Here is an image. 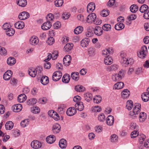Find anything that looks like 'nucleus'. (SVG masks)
Here are the masks:
<instances>
[{
  "label": "nucleus",
  "instance_id": "423d86ee",
  "mask_svg": "<svg viewBox=\"0 0 149 149\" xmlns=\"http://www.w3.org/2000/svg\"><path fill=\"white\" fill-rule=\"evenodd\" d=\"M42 146L40 142L37 140H34L31 143V146L33 148L38 149L40 148Z\"/></svg>",
  "mask_w": 149,
  "mask_h": 149
},
{
  "label": "nucleus",
  "instance_id": "39448f33",
  "mask_svg": "<svg viewBox=\"0 0 149 149\" xmlns=\"http://www.w3.org/2000/svg\"><path fill=\"white\" fill-rule=\"evenodd\" d=\"M48 114L50 116L52 117L55 120L57 121L60 119V117L58 114L53 110L49 111Z\"/></svg>",
  "mask_w": 149,
  "mask_h": 149
},
{
  "label": "nucleus",
  "instance_id": "7ed1b4c3",
  "mask_svg": "<svg viewBox=\"0 0 149 149\" xmlns=\"http://www.w3.org/2000/svg\"><path fill=\"white\" fill-rule=\"evenodd\" d=\"M93 31L95 34L97 36H101L103 33L102 28L98 26H95Z\"/></svg>",
  "mask_w": 149,
  "mask_h": 149
},
{
  "label": "nucleus",
  "instance_id": "13d9d810",
  "mask_svg": "<svg viewBox=\"0 0 149 149\" xmlns=\"http://www.w3.org/2000/svg\"><path fill=\"white\" fill-rule=\"evenodd\" d=\"M111 141L112 142H116L118 140V136L115 134H113L111 136Z\"/></svg>",
  "mask_w": 149,
  "mask_h": 149
},
{
  "label": "nucleus",
  "instance_id": "72a5a7b5",
  "mask_svg": "<svg viewBox=\"0 0 149 149\" xmlns=\"http://www.w3.org/2000/svg\"><path fill=\"white\" fill-rule=\"evenodd\" d=\"M70 78V77L69 74H65L62 78V81L63 83H67L69 82Z\"/></svg>",
  "mask_w": 149,
  "mask_h": 149
},
{
  "label": "nucleus",
  "instance_id": "09e8293b",
  "mask_svg": "<svg viewBox=\"0 0 149 149\" xmlns=\"http://www.w3.org/2000/svg\"><path fill=\"white\" fill-rule=\"evenodd\" d=\"M75 88L76 91L79 92H83L85 90V88L84 86L79 85L76 86Z\"/></svg>",
  "mask_w": 149,
  "mask_h": 149
},
{
  "label": "nucleus",
  "instance_id": "6e6552de",
  "mask_svg": "<svg viewBox=\"0 0 149 149\" xmlns=\"http://www.w3.org/2000/svg\"><path fill=\"white\" fill-rule=\"evenodd\" d=\"M71 60V57L69 55H66L63 59L64 64L65 66L70 65Z\"/></svg>",
  "mask_w": 149,
  "mask_h": 149
},
{
  "label": "nucleus",
  "instance_id": "c85d7f7f",
  "mask_svg": "<svg viewBox=\"0 0 149 149\" xmlns=\"http://www.w3.org/2000/svg\"><path fill=\"white\" fill-rule=\"evenodd\" d=\"M17 3L20 6L24 7L26 5L27 1L26 0H17Z\"/></svg>",
  "mask_w": 149,
  "mask_h": 149
},
{
  "label": "nucleus",
  "instance_id": "393cba45",
  "mask_svg": "<svg viewBox=\"0 0 149 149\" xmlns=\"http://www.w3.org/2000/svg\"><path fill=\"white\" fill-rule=\"evenodd\" d=\"M75 108L80 111H82L84 108V106L82 102H80L76 103L75 105Z\"/></svg>",
  "mask_w": 149,
  "mask_h": 149
},
{
  "label": "nucleus",
  "instance_id": "7c9ffc66",
  "mask_svg": "<svg viewBox=\"0 0 149 149\" xmlns=\"http://www.w3.org/2000/svg\"><path fill=\"white\" fill-rule=\"evenodd\" d=\"M124 84L122 82H119L116 83L114 86L113 88L116 89H120L123 88Z\"/></svg>",
  "mask_w": 149,
  "mask_h": 149
},
{
  "label": "nucleus",
  "instance_id": "dca6fc26",
  "mask_svg": "<svg viewBox=\"0 0 149 149\" xmlns=\"http://www.w3.org/2000/svg\"><path fill=\"white\" fill-rule=\"evenodd\" d=\"M90 41V39L88 38H84L81 42V46L84 47H87Z\"/></svg>",
  "mask_w": 149,
  "mask_h": 149
},
{
  "label": "nucleus",
  "instance_id": "0e129e2a",
  "mask_svg": "<svg viewBox=\"0 0 149 149\" xmlns=\"http://www.w3.org/2000/svg\"><path fill=\"white\" fill-rule=\"evenodd\" d=\"M98 120L101 122H103L105 120V116L104 114L101 113L98 116Z\"/></svg>",
  "mask_w": 149,
  "mask_h": 149
},
{
  "label": "nucleus",
  "instance_id": "a211bd4d",
  "mask_svg": "<svg viewBox=\"0 0 149 149\" xmlns=\"http://www.w3.org/2000/svg\"><path fill=\"white\" fill-rule=\"evenodd\" d=\"M56 139V137L54 135H51L47 137L46 138V141L47 143L51 144L55 141Z\"/></svg>",
  "mask_w": 149,
  "mask_h": 149
},
{
  "label": "nucleus",
  "instance_id": "f03ea898",
  "mask_svg": "<svg viewBox=\"0 0 149 149\" xmlns=\"http://www.w3.org/2000/svg\"><path fill=\"white\" fill-rule=\"evenodd\" d=\"M62 76V73L60 71H57L53 74L52 76V80L55 81H58Z\"/></svg>",
  "mask_w": 149,
  "mask_h": 149
},
{
  "label": "nucleus",
  "instance_id": "ddd939ff",
  "mask_svg": "<svg viewBox=\"0 0 149 149\" xmlns=\"http://www.w3.org/2000/svg\"><path fill=\"white\" fill-rule=\"evenodd\" d=\"M12 72L10 70H8L5 73L3 76V78L6 80H8L12 76Z\"/></svg>",
  "mask_w": 149,
  "mask_h": 149
},
{
  "label": "nucleus",
  "instance_id": "8fccbe9b",
  "mask_svg": "<svg viewBox=\"0 0 149 149\" xmlns=\"http://www.w3.org/2000/svg\"><path fill=\"white\" fill-rule=\"evenodd\" d=\"M83 30V27L79 26L76 27L74 30V33L77 34L81 33Z\"/></svg>",
  "mask_w": 149,
  "mask_h": 149
},
{
  "label": "nucleus",
  "instance_id": "b1692460",
  "mask_svg": "<svg viewBox=\"0 0 149 149\" xmlns=\"http://www.w3.org/2000/svg\"><path fill=\"white\" fill-rule=\"evenodd\" d=\"M130 92L127 89H124L122 92L121 96L123 98L125 99L128 97L130 95Z\"/></svg>",
  "mask_w": 149,
  "mask_h": 149
},
{
  "label": "nucleus",
  "instance_id": "49530a36",
  "mask_svg": "<svg viewBox=\"0 0 149 149\" xmlns=\"http://www.w3.org/2000/svg\"><path fill=\"white\" fill-rule=\"evenodd\" d=\"M122 55V54H121V56L122 57L120 61L121 63L123 66L124 67H127V59L126 58L123 57Z\"/></svg>",
  "mask_w": 149,
  "mask_h": 149
},
{
  "label": "nucleus",
  "instance_id": "c756f323",
  "mask_svg": "<svg viewBox=\"0 0 149 149\" xmlns=\"http://www.w3.org/2000/svg\"><path fill=\"white\" fill-rule=\"evenodd\" d=\"M40 82L43 85H46L49 82V78L46 76H43L41 79Z\"/></svg>",
  "mask_w": 149,
  "mask_h": 149
},
{
  "label": "nucleus",
  "instance_id": "c03bdc74",
  "mask_svg": "<svg viewBox=\"0 0 149 149\" xmlns=\"http://www.w3.org/2000/svg\"><path fill=\"white\" fill-rule=\"evenodd\" d=\"M138 7L135 4H133L130 7V10L132 13H135L138 10Z\"/></svg>",
  "mask_w": 149,
  "mask_h": 149
},
{
  "label": "nucleus",
  "instance_id": "de8ad7c7",
  "mask_svg": "<svg viewBox=\"0 0 149 149\" xmlns=\"http://www.w3.org/2000/svg\"><path fill=\"white\" fill-rule=\"evenodd\" d=\"M102 99V97L100 95H96L93 99V102L95 103L98 104L101 102Z\"/></svg>",
  "mask_w": 149,
  "mask_h": 149
},
{
  "label": "nucleus",
  "instance_id": "f257e3e1",
  "mask_svg": "<svg viewBox=\"0 0 149 149\" xmlns=\"http://www.w3.org/2000/svg\"><path fill=\"white\" fill-rule=\"evenodd\" d=\"M147 53V47L145 45H144L141 47V49L138 52L137 54L139 58H143L146 56Z\"/></svg>",
  "mask_w": 149,
  "mask_h": 149
},
{
  "label": "nucleus",
  "instance_id": "9d476101",
  "mask_svg": "<svg viewBox=\"0 0 149 149\" xmlns=\"http://www.w3.org/2000/svg\"><path fill=\"white\" fill-rule=\"evenodd\" d=\"M73 46V45L71 43L67 44L64 46L63 50L65 52L69 53Z\"/></svg>",
  "mask_w": 149,
  "mask_h": 149
},
{
  "label": "nucleus",
  "instance_id": "4be33fe9",
  "mask_svg": "<svg viewBox=\"0 0 149 149\" xmlns=\"http://www.w3.org/2000/svg\"><path fill=\"white\" fill-rule=\"evenodd\" d=\"M113 61L111 56H108L104 58V62L106 65H110L113 63Z\"/></svg>",
  "mask_w": 149,
  "mask_h": 149
},
{
  "label": "nucleus",
  "instance_id": "79ce46f5",
  "mask_svg": "<svg viewBox=\"0 0 149 149\" xmlns=\"http://www.w3.org/2000/svg\"><path fill=\"white\" fill-rule=\"evenodd\" d=\"M102 28L104 31H109L111 29V26L109 24H105L103 25Z\"/></svg>",
  "mask_w": 149,
  "mask_h": 149
},
{
  "label": "nucleus",
  "instance_id": "a878e982",
  "mask_svg": "<svg viewBox=\"0 0 149 149\" xmlns=\"http://www.w3.org/2000/svg\"><path fill=\"white\" fill-rule=\"evenodd\" d=\"M59 145L61 148H66L67 145L66 140L64 139H61L59 141Z\"/></svg>",
  "mask_w": 149,
  "mask_h": 149
},
{
  "label": "nucleus",
  "instance_id": "a19ab883",
  "mask_svg": "<svg viewBox=\"0 0 149 149\" xmlns=\"http://www.w3.org/2000/svg\"><path fill=\"white\" fill-rule=\"evenodd\" d=\"M95 49L93 47H90L88 50V55L90 57L93 56L95 55Z\"/></svg>",
  "mask_w": 149,
  "mask_h": 149
},
{
  "label": "nucleus",
  "instance_id": "e2e57ef3",
  "mask_svg": "<svg viewBox=\"0 0 149 149\" xmlns=\"http://www.w3.org/2000/svg\"><path fill=\"white\" fill-rule=\"evenodd\" d=\"M40 109L38 107H33L31 111L33 113L36 114L39 113L40 112Z\"/></svg>",
  "mask_w": 149,
  "mask_h": 149
},
{
  "label": "nucleus",
  "instance_id": "f704fd0d",
  "mask_svg": "<svg viewBox=\"0 0 149 149\" xmlns=\"http://www.w3.org/2000/svg\"><path fill=\"white\" fill-rule=\"evenodd\" d=\"M139 121L141 123L143 122L146 118V114L144 112L140 113L139 115Z\"/></svg>",
  "mask_w": 149,
  "mask_h": 149
},
{
  "label": "nucleus",
  "instance_id": "338daca9",
  "mask_svg": "<svg viewBox=\"0 0 149 149\" xmlns=\"http://www.w3.org/2000/svg\"><path fill=\"white\" fill-rule=\"evenodd\" d=\"M10 25L8 23H6L3 24V28L4 30H8L9 29H10Z\"/></svg>",
  "mask_w": 149,
  "mask_h": 149
},
{
  "label": "nucleus",
  "instance_id": "cd10ccee",
  "mask_svg": "<svg viewBox=\"0 0 149 149\" xmlns=\"http://www.w3.org/2000/svg\"><path fill=\"white\" fill-rule=\"evenodd\" d=\"M26 96L24 94L19 95L17 97V100L20 103L23 102L26 99Z\"/></svg>",
  "mask_w": 149,
  "mask_h": 149
},
{
  "label": "nucleus",
  "instance_id": "69168bd1",
  "mask_svg": "<svg viewBox=\"0 0 149 149\" xmlns=\"http://www.w3.org/2000/svg\"><path fill=\"white\" fill-rule=\"evenodd\" d=\"M37 73L39 75H41L42 74L41 72L42 70V68L41 66H39L37 67L36 69Z\"/></svg>",
  "mask_w": 149,
  "mask_h": 149
},
{
  "label": "nucleus",
  "instance_id": "864d4df0",
  "mask_svg": "<svg viewBox=\"0 0 149 149\" xmlns=\"http://www.w3.org/2000/svg\"><path fill=\"white\" fill-rule=\"evenodd\" d=\"M46 19L47 21L52 22V23L54 19V17L53 14L51 13L49 14L46 17Z\"/></svg>",
  "mask_w": 149,
  "mask_h": 149
},
{
  "label": "nucleus",
  "instance_id": "bb28decb",
  "mask_svg": "<svg viewBox=\"0 0 149 149\" xmlns=\"http://www.w3.org/2000/svg\"><path fill=\"white\" fill-rule=\"evenodd\" d=\"M113 51L111 48H109L105 49L102 51V54L103 56H105L106 55L109 56V54H113Z\"/></svg>",
  "mask_w": 149,
  "mask_h": 149
},
{
  "label": "nucleus",
  "instance_id": "603ef678",
  "mask_svg": "<svg viewBox=\"0 0 149 149\" xmlns=\"http://www.w3.org/2000/svg\"><path fill=\"white\" fill-rule=\"evenodd\" d=\"M6 34L9 36H13L15 33V30L12 28L9 29L8 30L6 31Z\"/></svg>",
  "mask_w": 149,
  "mask_h": 149
},
{
  "label": "nucleus",
  "instance_id": "473e14b6",
  "mask_svg": "<svg viewBox=\"0 0 149 149\" xmlns=\"http://www.w3.org/2000/svg\"><path fill=\"white\" fill-rule=\"evenodd\" d=\"M118 68V66L116 65H113L110 66H108L106 68L107 71L110 72L112 71H115Z\"/></svg>",
  "mask_w": 149,
  "mask_h": 149
},
{
  "label": "nucleus",
  "instance_id": "1a4fd4ad",
  "mask_svg": "<svg viewBox=\"0 0 149 149\" xmlns=\"http://www.w3.org/2000/svg\"><path fill=\"white\" fill-rule=\"evenodd\" d=\"M61 126L58 123L54 124L52 127V131L54 134H56L60 131Z\"/></svg>",
  "mask_w": 149,
  "mask_h": 149
},
{
  "label": "nucleus",
  "instance_id": "774afa93",
  "mask_svg": "<svg viewBox=\"0 0 149 149\" xmlns=\"http://www.w3.org/2000/svg\"><path fill=\"white\" fill-rule=\"evenodd\" d=\"M143 17L146 19H149V10L146 11L143 14Z\"/></svg>",
  "mask_w": 149,
  "mask_h": 149
},
{
  "label": "nucleus",
  "instance_id": "ea45409f",
  "mask_svg": "<svg viewBox=\"0 0 149 149\" xmlns=\"http://www.w3.org/2000/svg\"><path fill=\"white\" fill-rule=\"evenodd\" d=\"M79 73L78 72H73L71 74L72 78L75 81H77L79 78Z\"/></svg>",
  "mask_w": 149,
  "mask_h": 149
},
{
  "label": "nucleus",
  "instance_id": "a18cd8bd",
  "mask_svg": "<svg viewBox=\"0 0 149 149\" xmlns=\"http://www.w3.org/2000/svg\"><path fill=\"white\" fill-rule=\"evenodd\" d=\"M112 79L115 81H120L122 78L117 74H115L112 76Z\"/></svg>",
  "mask_w": 149,
  "mask_h": 149
},
{
  "label": "nucleus",
  "instance_id": "6ab92c4d",
  "mask_svg": "<svg viewBox=\"0 0 149 149\" xmlns=\"http://www.w3.org/2000/svg\"><path fill=\"white\" fill-rule=\"evenodd\" d=\"M39 40L38 38L33 36L31 37L30 39L29 42L32 45H36L38 43Z\"/></svg>",
  "mask_w": 149,
  "mask_h": 149
},
{
  "label": "nucleus",
  "instance_id": "3c124183",
  "mask_svg": "<svg viewBox=\"0 0 149 149\" xmlns=\"http://www.w3.org/2000/svg\"><path fill=\"white\" fill-rule=\"evenodd\" d=\"M133 105V102L132 100H129L127 101V102L126 107L128 110H131L132 109Z\"/></svg>",
  "mask_w": 149,
  "mask_h": 149
},
{
  "label": "nucleus",
  "instance_id": "aec40b11",
  "mask_svg": "<svg viewBox=\"0 0 149 149\" xmlns=\"http://www.w3.org/2000/svg\"><path fill=\"white\" fill-rule=\"evenodd\" d=\"M141 105L139 103H135L134 104V108L133 109L134 112L136 114H138L140 111Z\"/></svg>",
  "mask_w": 149,
  "mask_h": 149
},
{
  "label": "nucleus",
  "instance_id": "052dcab7",
  "mask_svg": "<svg viewBox=\"0 0 149 149\" xmlns=\"http://www.w3.org/2000/svg\"><path fill=\"white\" fill-rule=\"evenodd\" d=\"M146 137V136L144 135H142L139 136V140L140 144H143V141L145 140Z\"/></svg>",
  "mask_w": 149,
  "mask_h": 149
},
{
  "label": "nucleus",
  "instance_id": "5fc2aeb1",
  "mask_svg": "<svg viewBox=\"0 0 149 149\" xmlns=\"http://www.w3.org/2000/svg\"><path fill=\"white\" fill-rule=\"evenodd\" d=\"M56 6L60 7L61 6L63 3V0H56L54 2Z\"/></svg>",
  "mask_w": 149,
  "mask_h": 149
},
{
  "label": "nucleus",
  "instance_id": "2eb2a0df",
  "mask_svg": "<svg viewBox=\"0 0 149 149\" xmlns=\"http://www.w3.org/2000/svg\"><path fill=\"white\" fill-rule=\"evenodd\" d=\"M114 122V118L112 115H109L107 118L106 123L109 126L112 125Z\"/></svg>",
  "mask_w": 149,
  "mask_h": 149
},
{
  "label": "nucleus",
  "instance_id": "20e7f679",
  "mask_svg": "<svg viewBox=\"0 0 149 149\" xmlns=\"http://www.w3.org/2000/svg\"><path fill=\"white\" fill-rule=\"evenodd\" d=\"M96 18L95 14L93 13L90 14L87 17L86 19V22L89 23H92L95 22Z\"/></svg>",
  "mask_w": 149,
  "mask_h": 149
},
{
  "label": "nucleus",
  "instance_id": "58836bf2",
  "mask_svg": "<svg viewBox=\"0 0 149 149\" xmlns=\"http://www.w3.org/2000/svg\"><path fill=\"white\" fill-rule=\"evenodd\" d=\"M28 73L32 77H35L37 74V72L35 69L32 68L29 70Z\"/></svg>",
  "mask_w": 149,
  "mask_h": 149
},
{
  "label": "nucleus",
  "instance_id": "9b49d317",
  "mask_svg": "<svg viewBox=\"0 0 149 149\" xmlns=\"http://www.w3.org/2000/svg\"><path fill=\"white\" fill-rule=\"evenodd\" d=\"M52 26V22L47 21L42 25L41 28L43 30H47L49 29Z\"/></svg>",
  "mask_w": 149,
  "mask_h": 149
},
{
  "label": "nucleus",
  "instance_id": "bf43d9fd",
  "mask_svg": "<svg viewBox=\"0 0 149 149\" xmlns=\"http://www.w3.org/2000/svg\"><path fill=\"white\" fill-rule=\"evenodd\" d=\"M54 42V38L52 37L49 38L47 41V43L49 45H52Z\"/></svg>",
  "mask_w": 149,
  "mask_h": 149
},
{
  "label": "nucleus",
  "instance_id": "5701e85b",
  "mask_svg": "<svg viewBox=\"0 0 149 149\" xmlns=\"http://www.w3.org/2000/svg\"><path fill=\"white\" fill-rule=\"evenodd\" d=\"M84 100L87 102H89L91 101L92 98V94L89 93L88 92L84 94Z\"/></svg>",
  "mask_w": 149,
  "mask_h": 149
},
{
  "label": "nucleus",
  "instance_id": "c9c22d12",
  "mask_svg": "<svg viewBox=\"0 0 149 149\" xmlns=\"http://www.w3.org/2000/svg\"><path fill=\"white\" fill-rule=\"evenodd\" d=\"M5 126L6 130H11L13 127V123L11 121H8L6 123Z\"/></svg>",
  "mask_w": 149,
  "mask_h": 149
},
{
  "label": "nucleus",
  "instance_id": "0eeeda50",
  "mask_svg": "<svg viewBox=\"0 0 149 149\" xmlns=\"http://www.w3.org/2000/svg\"><path fill=\"white\" fill-rule=\"evenodd\" d=\"M29 16V14L28 13L24 11L19 14L18 17L20 19L23 20L28 18Z\"/></svg>",
  "mask_w": 149,
  "mask_h": 149
},
{
  "label": "nucleus",
  "instance_id": "4468645a",
  "mask_svg": "<svg viewBox=\"0 0 149 149\" xmlns=\"http://www.w3.org/2000/svg\"><path fill=\"white\" fill-rule=\"evenodd\" d=\"M12 108L13 111L16 112L20 111L22 109V105L19 104H16L13 106Z\"/></svg>",
  "mask_w": 149,
  "mask_h": 149
},
{
  "label": "nucleus",
  "instance_id": "412c9836",
  "mask_svg": "<svg viewBox=\"0 0 149 149\" xmlns=\"http://www.w3.org/2000/svg\"><path fill=\"white\" fill-rule=\"evenodd\" d=\"M14 25L16 28L19 29H22L24 27V24L23 22L20 21L16 22Z\"/></svg>",
  "mask_w": 149,
  "mask_h": 149
},
{
  "label": "nucleus",
  "instance_id": "f8f14e48",
  "mask_svg": "<svg viewBox=\"0 0 149 149\" xmlns=\"http://www.w3.org/2000/svg\"><path fill=\"white\" fill-rule=\"evenodd\" d=\"M76 112V110L74 107H71L68 109L66 113L67 115L71 116L75 114Z\"/></svg>",
  "mask_w": 149,
  "mask_h": 149
},
{
  "label": "nucleus",
  "instance_id": "e433bc0d",
  "mask_svg": "<svg viewBox=\"0 0 149 149\" xmlns=\"http://www.w3.org/2000/svg\"><path fill=\"white\" fill-rule=\"evenodd\" d=\"M125 27L124 24L121 23H119L116 24L115 26V29L117 30H120L123 29Z\"/></svg>",
  "mask_w": 149,
  "mask_h": 149
},
{
  "label": "nucleus",
  "instance_id": "6e6d98bb",
  "mask_svg": "<svg viewBox=\"0 0 149 149\" xmlns=\"http://www.w3.org/2000/svg\"><path fill=\"white\" fill-rule=\"evenodd\" d=\"M109 11L108 10H103L100 13V15L103 17L107 16L109 14Z\"/></svg>",
  "mask_w": 149,
  "mask_h": 149
},
{
  "label": "nucleus",
  "instance_id": "4c0bfd02",
  "mask_svg": "<svg viewBox=\"0 0 149 149\" xmlns=\"http://www.w3.org/2000/svg\"><path fill=\"white\" fill-rule=\"evenodd\" d=\"M16 62L15 59L12 57H10L8 58L7 60V63L10 65H13Z\"/></svg>",
  "mask_w": 149,
  "mask_h": 149
},
{
  "label": "nucleus",
  "instance_id": "4d7b16f0",
  "mask_svg": "<svg viewBox=\"0 0 149 149\" xmlns=\"http://www.w3.org/2000/svg\"><path fill=\"white\" fill-rule=\"evenodd\" d=\"M37 100L35 98H31L27 102L28 105H33L37 102Z\"/></svg>",
  "mask_w": 149,
  "mask_h": 149
},
{
  "label": "nucleus",
  "instance_id": "2f4dec72",
  "mask_svg": "<svg viewBox=\"0 0 149 149\" xmlns=\"http://www.w3.org/2000/svg\"><path fill=\"white\" fill-rule=\"evenodd\" d=\"M141 98L143 101H148L149 100V93L148 92L143 93L141 95Z\"/></svg>",
  "mask_w": 149,
  "mask_h": 149
},
{
  "label": "nucleus",
  "instance_id": "f3484780",
  "mask_svg": "<svg viewBox=\"0 0 149 149\" xmlns=\"http://www.w3.org/2000/svg\"><path fill=\"white\" fill-rule=\"evenodd\" d=\"M95 4L91 2L89 3L87 6V10L88 12H92L95 9Z\"/></svg>",
  "mask_w": 149,
  "mask_h": 149
},
{
  "label": "nucleus",
  "instance_id": "680f3d73",
  "mask_svg": "<svg viewBox=\"0 0 149 149\" xmlns=\"http://www.w3.org/2000/svg\"><path fill=\"white\" fill-rule=\"evenodd\" d=\"M0 54L1 55H6L7 54V51L3 47H0Z\"/></svg>",
  "mask_w": 149,
  "mask_h": 149
},
{
  "label": "nucleus",
  "instance_id": "37998d69",
  "mask_svg": "<svg viewBox=\"0 0 149 149\" xmlns=\"http://www.w3.org/2000/svg\"><path fill=\"white\" fill-rule=\"evenodd\" d=\"M148 7L147 5L146 4L142 5L140 8L139 11L142 13H145L146 11L148 10Z\"/></svg>",
  "mask_w": 149,
  "mask_h": 149
}]
</instances>
